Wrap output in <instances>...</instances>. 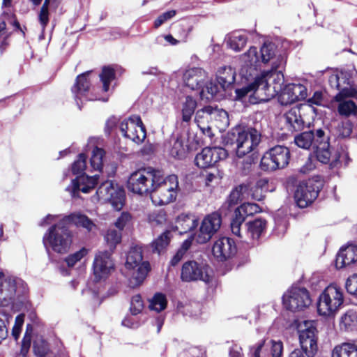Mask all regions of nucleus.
I'll use <instances>...</instances> for the list:
<instances>
[{
	"instance_id": "7",
	"label": "nucleus",
	"mask_w": 357,
	"mask_h": 357,
	"mask_svg": "<svg viewBox=\"0 0 357 357\" xmlns=\"http://www.w3.org/2000/svg\"><path fill=\"white\" fill-rule=\"evenodd\" d=\"M155 169L142 170L131 174L128 188L134 193L144 195L155 191V182L158 181Z\"/></svg>"
},
{
	"instance_id": "37",
	"label": "nucleus",
	"mask_w": 357,
	"mask_h": 357,
	"mask_svg": "<svg viewBox=\"0 0 357 357\" xmlns=\"http://www.w3.org/2000/svg\"><path fill=\"white\" fill-rule=\"evenodd\" d=\"M211 124L220 130H225L229 125L228 113L222 109L213 107Z\"/></svg>"
},
{
	"instance_id": "63",
	"label": "nucleus",
	"mask_w": 357,
	"mask_h": 357,
	"mask_svg": "<svg viewBox=\"0 0 357 357\" xmlns=\"http://www.w3.org/2000/svg\"><path fill=\"white\" fill-rule=\"evenodd\" d=\"M38 21L42 30L44 31L49 23V10L40 8L38 13Z\"/></svg>"
},
{
	"instance_id": "49",
	"label": "nucleus",
	"mask_w": 357,
	"mask_h": 357,
	"mask_svg": "<svg viewBox=\"0 0 357 357\" xmlns=\"http://www.w3.org/2000/svg\"><path fill=\"white\" fill-rule=\"evenodd\" d=\"M105 239L109 249L108 251L113 253L116 245L121 241V233L115 229H109L105 236Z\"/></svg>"
},
{
	"instance_id": "34",
	"label": "nucleus",
	"mask_w": 357,
	"mask_h": 357,
	"mask_svg": "<svg viewBox=\"0 0 357 357\" xmlns=\"http://www.w3.org/2000/svg\"><path fill=\"white\" fill-rule=\"evenodd\" d=\"M197 101L192 96H188L181 105V123L188 124L197 107Z\"/></svg>"
},
{
	"instance_id": "12",
	"label": "nucleus",
	"mask_w": 357,
	"mask_h": 357,
	"mask_svg": "<svg viewBox=\"0 0 357 357\" xmlns=\"http://www.w3.org/2000/svg\"><path fill=\"white\" fill-rule=\"evenodd\" d=\"M299 343L304 357H314L318 351V331L312 322L305 321V328L300 330Z\"/></svg>"
},
{
	"instance_id": "15",
	"label": "nucleus",
	"mask_w": 357,
	"mask_h": 357,
	"mask_svg": "<svg viewBox=\"0 0 357 357\" xmlns=\"http://www.w3.org/2000/svg\"><path fill=\"white\" fill-rule=\"evenodd\" d=\"M262 211V208L255 202H242L234 212L231 220L230 227L231 232L235 236L242 238L241 234V226L245 222L248 216L254 215Z\"/></svg>"
},
{
	"instance_id": "29",
	"label": "nucleus",
	"mask_w": 357,
	"mask_h": 357,
	"mask_svg": "<svg viewBox=\"0 0 357 357\" xmlns=\"http://www.w3.org/2000/svg\"><path fill=\"white\" fill-rule=\"evenodd\" d=\"M319 192L318 186L310 183H301L298 185L294 193V201H315Z\"/></svg>"
},
{
	"instance_id": "9",
	"label": "nucleus",
	"mask_w": 357,
	"mask_h": 357,
	"mask_svg": "<svg viewBox=\"0 0 357 357\" xmlns=\"http://www.w3.org/2000/svg\"><path fill=\"white\" fill-rule=\"evenodd\" d=\"M284 307L290 311H301L312 303L308 290L304 287H292L282 296Z\"/></svg>"
},
{
	"instance_id": "33",
	"label": "nucleus",
	"mask_w": 357,
	"mask_h": 357,
	"mask_svg": "<svg viewBox=\"0 0 357 357\" xmlns=\"http://www.w3.org/2000/svg\"><path fill=\"white\" fill-rule=\"evenodd\" d=\"M338 76L340 77V91L335 96V100L340 101L343 98L355 96L356 92L351 87L349 73L341 71L338 73Z\"/></svg>"
},
{
	"instance_id": "5",
	"label": "nucleus",
	"mask_w": 357,
	"mask_h": 357,
	"mask_svg": "<svg viewBox=\"0 0 357 357\" xmlns=\"http://www.w3.org/2000/svg\"><path fill=\"white\" fill-rule=\"evenodd\" d=\"M143 255L142 248L134 246L129 250L125 266L128 269H135L137 268L136 271L133 272L130 282L134 285H140L149 272L151 271V266L149 261H143Z\"/></svg>"
},
{
	"instance_id": "35",
	"label": "nucleus",
	"mask_w": 357,
	"mask_h": 357,
	"mask_svg": "<svg viewBox=\"0 0 357 357\" xmlns=\"http://www.w3.org/2000/svg\"><path fill=\"white\" fill-rule=\"evenodd\" d=\"M64 220L70 227L71 225L82 227L88 231H91L95 226L93 222L85 215L71 213L63 217Z\"/></svg>"
},
{
	"instance_id": "26",
	"label": "nucleus",
	"mask_w": 357,
	"mask_h": 357,
	"mask_svg": "<svg viewBox=\"0 0 357 357\" xmlns=\"http://www.w3.org/2000/svg\"><path fill=\"white\" fill-rule=\"evenodd\" d=\"M208 79L207 73L201 68H192L185 70L183 79L185 85L191 90H199Z\"/></svg>"
},
{
	"instance_id": "19",
	"label": "nucleus",
	"mask_w": 357,
	"mask_h": 357,
	"mask_svg": "<svg viewBox=\"0 0 357 357\" xmlns=\"http://www.w3.org/2000/svg\"><path fill=\"white\" fill-rule=\"evenodd\" d=\"M261 63H270L272 69L283 68L286 64V58L281 54H277V47L271 42H266L259 52Z\"/></svg>"
},
{
	"instance_id": "60",
	"label": "nucleus",
	"mask_w": 357,
	"mask_h": 357,
	"mask_svg": "<svg viewBox=\"0 0 357 357\" xmlns=\"http://www.w3.org/2000/svg\"><path fill=\"white\" fill-rule=\"evenodd\" d=\"M315 168L314 160L310 155L307 156L304 164L299 169V172L303 174H309Z\"/></svg>"
},
{
	"instance_id": "59",
	"label": "nucleus",
	"mask_w": 357,
	"mask_h": 357,
	"mask_svg": "<svg viewBox=\"0 0 357 357\" xmlns=\"http://www.w3.org/2000/svg\"><path fill=\"white\" fill-rule=\"evenodd\" d=\"M176 12L174 10H169L159 15L154 22L155 28H158L166 21L172 19L175 16Z\"/></svg>"
},
{
	"instance_id": "31",
	"label": "nucleus",
	"mask_w": 357,
	"mask_h": 357,
	"mask_svg": "<svg viewBox=\"0 0 357 357\" xmlns=\"http://www.w3.org/2000/svg\"><path fill=\"white\" fill-rule=\"evenodd\" d=\"M89 72L82 73L77 77L75 84L72 88V92L74 94L75 99L78 107L80 108L77 100H81L89 91L90 87V82L87 79Z\"/></svg>"
},
{
	"instance_id": "43",
	"label": "nucleus",
	"mask_w": 357,
	"mask_h": 357,
	"mask_svg": "<svg viewBox=\"0 0 357 357\" xmlns=\"http://www.w3.org/2000/svg\"><path fill=\"white\" fill-rule=\"evenodd\" d=\"M344 98L338 101L340 103L337 110L340 114L345 116L356 115L357 114V106L354 102L351 100H344Z\"/></svg>"
},
{
	"instance_id": "30",
	"label": "nucleus",
	"mask_w": 357,
	"mask_h": 357,
	"mask_svg": "<svg viewBox=\"0 0 357 357\" xmlns=\"http://www.w3.org/2000/svg\"><path fill=\"white\" fill-rule=\"evenodd\" d=\"M199 224V220L191 213H181L175 221L174 229L180 234H186L194 230Z\"/></svg>"
},
{
	"instance_id": "3",
	"label": "nucleus",
	"mask_w": 357,
	"mask_h": 357,
	"mask_svg": "<svg viewBox=\"0 0 357 357\" xmlns=\"http://www.w3.org/2000/svg\"><path fill=\"white\" fill-rule=\"evenodd\" d=\"M86 169V155L80 153L78 159L72 165V172L77 177L66 188V191L71 194L73 198L79 197V192L89 193L93 190L98 183V175L89 176L84 171Z\"/></svg>"
},
{
	"instance_id": "8",
	"label": "nucleus",
	"mask_w": 357,
	"mask_h": 357,
	"mask_svg": "<svg viewBox=\"0 0 357 357\" xmlns=\"http://www.w3.org/2000/svg\"><path fill=\"white\" fill-rule=\"evenodd\" d=\"M208 269L209 266L206 264L188 260L182 265L181 280L185 282L202 280L209 284L212 281V277L208 273Z\"/></svg>"
},
{
	"instance_id": "1",
	"label": "nucleus",
	"mask_w": 357,
	"mask_h": 357,
	"mask_svg": "<svg viewBox=\"0 0 357 357\" xmlns=\"http://www.w3.org/2000/svg\"><path fill=\"white\" fill-rule=\"evenodd\" d=\"M227 139L235 145L236 155L243 158L256 149L261 142V134L255 128L238 126L228 132Z\"/></svg>"
},
{
	"instance_id": "17",
	"label": "nucleus",
	"mask_w": 357,
	"mask_h": 357,
	"mask_svg": "<svg viewBox=\"0 0 357 357\" xmlns=\"http://www.w3.org/2000/svg\"><path fill=\"white\" fill-rule=\"evenodd\" d=\"M237 253L236 241L230 237L218 238L212 247V254L214 258L220 262H225L233 258Z\"/></svg>"
},
{
	"instance_id": "39",
	"label": "nucleus",
	"mask_w": 357,
	"mask_h": 357,
	"mask_svg": "<svg viewBox=\"0 0 357 357\" xmlns=\"http://www.w3.org/2000/svg\"><path fill=\"white\" fill-rule=\"evenodd\" d=\"M0 291L1 294L5 292L3 298H11L16 293V282L11 278H5L3 272H0Z\"/></svg>"
},
{
	"instance_id": "4",
	"label": "nucleus",
	"mask_w": 357,
	"mask_h": 357,
	"mask_svg": "<svg viewBox=\"0 0 357 357\" xmlns=\"http://www.w3.org/2000/svg\"><path fill=\"white\" fill-rule=\"evenodd\" d=\"M344 303L342 289L331 284L320 294L317 303V312L320 315L331 317L340 309Z\"/></svg>"
},
{
	"instance_id": "22",
	"label": "nucleus",
	"mask_w": 357,
	"mask_h": 357,
	"mask_svg": "<svg viewBox=\"0 0 357 357\" xmlns=\"http://www.w3.org/2000/svg\"><path fill=\"white\" fill-rule=\"evenodd\" d=\"M96 193L98 199L102 201H123L126 196L123 186L113 181L102 183Z\"/></svg>"
},
{
	"instance_id": "40",
	"label": "nucleus",
	"mask_w": 357,
	"mask_h": 357,
	"mask_svg": "<svg viewBox=\"0 0 357 357\" xmlns=\"http://www.w3.org/2000/svg\"><path fill=\"white\" fill-rule=\"evenodd\" d=\"M247 40L248 38L245 35L235 32L228 37L227 45L235 52H239L245 46Z\"/></svg>"
},
{
	"instance_id": "32",
	"label": "nucleus",
	"mask_w": 357,
	"mask_h": 357,
	"mask_svg": "<svg viewBox=\"0 0 357 357\" xmlns=\"http://www.w3.org/2000/svg\"><path fill=\"white\" fill-rule=\"evenodd\" d=\"M236 72L231 66H223L218 71L217 81L224 91L229 89L235 82Z\"/></svg>"
},
{
	"instance_id": "36",
	"label": "nucleus",
	"mask_w": 357,
	"mask_h": 357,
	"mask_svg": "<svg viewBox=\"0 0 357 357\" xmlns=\"http://www.w3.org/2000/svg\"><path fill=\"white\" fill-rule=\"evenodd\" d=\"M332 357H357V345L351 342L336 345L333 349Z\"/></svg>"
},
{
	"instance_id": "47",
	"label": "nucleus",
	"mask_w": 357,
	"mask_h": 357,
	"mask_svg": "<svg viewBox=\"0 0 357 357\" xmlns=\"http://www.w3.org/2000/svg\"><path fill=\"white\" fill-rule=\"evenodd\" d=\"M200 89L201 91L199 93L201 98L206 99L207 100L213 99V98L219 91L218 86L215 84L208 82V79Z\"/></svg>"
},
{
	"instance_id": "42",
	"label": "nucleus",
	"mask_w": 357,
	"mask_h": 357,
	"mask_svg": "<svg viewBox=\"0 0 357 357\" xmlns=\"http://www.w3.org/2000/svg\"><path fill=\"white\" fill-rule=\"evenodd\" d=\"M313 132L305 131L303 132L299 135H297L294 137L295 144L300 148L303 149H309L313 144Z\"/></svg>"
},
{
	"instance_id": "27",
	"label": "nucleus",
	"mask_w": 357,
	"mask_h": 357,
	"mask_svg": "<svg viewBox=\"0 0 357 357\" xmlns=\"http://www.w3.org/2000/svg\"><path fill=\"white\" fill-rule=\"evenodd\" d=\"M357 261V245H349L340 248L336 255L335 265L336 268L341 269Z\"/></svg>"
},
{
	"instance_id": "41",
	"label": "nucleus",
	"mask_w": 357,
	"mask_h": 357,
	"mask_svg": "<svg viewBox=\"0 0 357 357\" xmlns=\"http://www.w3.org/2000/svg\"><path fill=\"white\" fill-rule=\"evenodd\" d=\"M340 326L345 331H353L357 326V314L353 310L347 311L342 317Z\"/></svg>"
},
{
	"instance_id": "10",
	"label": "nucleus",
	"mask_w": 357,
	"mask_h": 357,
	"mask_svg": "<svg viewBox=\"0 0 357 357\" xmlns=\"http://www.w3.org/2000/svg\"><path fill=\"white\" fill-rule=\"evenodd\" d=\"M261 63L257 48L250 47L246 52L239 56V75L242 78L249 81L257 75Z\"/></svg>"
},
{
	"instance_id": "24",
	"label": "nucleus",
	"mask_w": 357,
	"mask_h": 357,
	"mask_svg": "<svg viewBox=\"0 0 357 357\" xmlns=\"http://www.w3.org/2000/svg\"><path fill=\"white\" fill-rule=\"evenodd\" d=\"M312 112V108L306 104H300L291 108L284 114L286 123L289 126L291 131L300 130L303 128L304 121L302 114L305 112Z\"/></svg>"
},
{
	"instance_id": "16",
	"label": "nucleus",
	"mask_w": 357,
	"mask_h": 357,
	"mask_svg": "<svg viewBox=\"0 0 357 357\" xmlns=\"http://www.w3.org/2000/svg\"><path fill=\"white\" fill-rule=\"evenodd\" d=\"M123 135L132 142L140 144L146 138V130L141 118L134 115L123 121L120 125Z\"/></svg>"
},
{
	"instance_id": "51",
	"label": "nucleus",
	"mask_w": 357,
	"mask_h": 357,
	"mask_svg": "<svg viewBox=\"0 0 357 357\" xmlns=\"http://www.w3.org/2000/svg\"><path fill=\"white\" fill-rule=\"evenodd\" d=\"M105 155V151L102 149L96 147L91 158V167L95 171L100 172L102 168V160Z\"/></svg>"
},
{
	"instance_id": "54",
	"label": "nucleus",
	"mask_w": 357,
	"mask_h": 357,
	"mask_svg": "<svg viewBox=\"0 0 357 357\" xmlns=\"http://www.w3.org/2000/svg\"><path fill=\"white\" fill-rule=\"evenodd\" d=\"M144 308V303L139 294L133 296L131 298L130 311L132 315L141 313Z\"/></svg>"
},
{
	"instance_id": "14",
	"label": "nucleus",
	"mask_w": 357,
	"mask_h": 357,
	"mask_svg": "<svg viewBox=\"0 0 357 357\" xmlns=\"http://www.w3.org/2000/svg\"><path fill=\"white\" fill-rule=\"evenodd\" d=\"M222 224V216L218 212L207 215L202 221L195 240L199 244L208 242L219 230Z\"/></svg>"
},
{
	"instance_id": "57",
	"label": "nucleus",
	"mask_w": 357,
	"mask_h": 357,
	"mask_svg": "<svg viewBox=\"0 0 357 357\" xmlns=\"http://www.w3.org/2000/svg\"><path fill=\"white\" fill-rule=\"evenodd\" d=\"M337 135L342 137H349L352 132V123L350 121L341 122L337 126Z\"/></svg>"
},
{
	"instance_id": "46",
	"label": "nucleus",
	"mask_w": 357,
	"mask_h": 357,
	"mask_svg": "<svg viewBox=\"0 0 357 357\" xmlns=\"http://www.w3.org/2000/svg\"><path fill=\"white\" fill-rule=\"evenodd\" d=\"M188 148L184 145L181 138H176L170 149V155L178 159H183L186 156Z\"/></svg>"
},
{
	"instance_id": "50",
	"label": "nucleus",
	"mask_w": 357,
	"mask_h": 357,
	"mask_svg": "<svg viewBox=\"0 0 357 357\" xmlns=\"http://www.w3.org/2000/svg\"><path fill=\"white\" fill-rule=\"evenodd\" d=\"M312 131L314 135L312 144L314 149L322 146L324 143L329 144L328 130L327 128H319Z\"/></svg>"
},
{
	"instance_id": "28",
	"label": "nucleus",
	"mask_w": 357,
	"mask_h": 357,
	"mask_svg": "<svg viewBox=\"0 0 357 357\" xmlns=\"http://www.w3.org/2000/svg\"><path fill=\"white\" fill-rule=\"evenodd\" d=\"M259 191L258 188L253 190L248 185L241 184L232 189L229 196V201H261L262 198L257 195Z\"/></svg>"
},
{
	"instance_id": "6",
	"label": "nucleus",
	"mask_w": 357,
	"mask_h": 357,
	"mask_svg": "<svg viewBox=\"0 0 357 357\" xmlns=\"http://www.w3.org/2000/svg\"><path fill=\"white\" fill-rule=\"evenodd\" d=\"M289 149L278 145L271 148L264 154L259 167L262 171L271 172L284 168L289 164Z\"/></svg>"
},
{
	"instance_id": "64",
	"label": "nucleus",
	"mask_w": 357,
	"mask_h": 357,
	"mask_svg": "<svg viewBox=\"0 0 357 357\" xmlns=\"http://www.w3.org/2000/svg\"><path fill=\"white\" fill-rule=\"evenodd\" d=\"M271 356L272 357H281L283 351V344L281 341L275 342L271 340Z\"/></svg>"
},
{
	"instance_id": "18",
	"label": "nucleus",
	"mask_w": 357,
	"mask_h": 357,
	"mask_svg": "<svg viewBox=\"0 0 357 357\" xmlns=\"http://www.w3.org/2000/svg\"><path fill=\"white\" fill-rule=\"evenodd\" d=\"M227 151L220 147H205L197 153L195 161L196 165L202 169L213 167L218 161L225 159Z\"/></svg>"
},
{
	"instance_id": "13",
	"label": "nucleus",
	"mask_w": 357,
	"mask_h": 357,
	"mask_svg": "<svg viewBox=\"0 0 357 357\" xmlns=\"http://www.w3.org/2000/svg\"><path fill=\"white\" fill-rule=\"evenodd\" d=\"M112 252L108 250L100 251L96 254L92 269L94 275V281L100 282L106 279L115 269V264L112 257Z\"/></svg>"
},
{
	"instance_id": "61",
	"label": "nucleus",
	"mask_w": 357,
	"mask_h": 357,
	"mask_svg": "<svg viewBox=\"0 0 357 357\" xmlns=\"http://www.w3.org/2000/svg\"><path fill=\"white\" fill-rule=\"evenodd\" d=\"M24 314H18L15 318V323L12 330L13 335L15 339H17L20 336L21 328L24 323Z\"/></svg>"
},
{
	"instance_id": "38",
	"label": "nucleus",
	"mask_w": 357,
	"mask_h": 357,
	"mask_svg": "<svg viewBox=\"0 0 357 357\" xmlns=\"http://www.w3.org/2000/svg\"><path fill=\"white\" fill-rule=\"evenodd\" d=\"M213 107L205 106L195 112V122L199 128L211 124Z\"/></svg>"
},
{
	"instance_id": "52",
	"label": "nucleus",
	"mask_w": 357,
	"mask_h": 357,
	"mask_svg": "<svg viewBox=\"0 0 357 357\" xmlns=\"http://www.w3.org/2000/svg\"><path fill=\"white\" fill-rule=\"evenodd\" d=\"M115 77V73L112 68L109 66H105L102 68V73L100 75V78L102 82L103 91L107 92L109 91L111 81Z\"/></svg>"
},
{
	"instance_id": "55",
	"label": "nucleus",
	"mask_w": 357,
	"mask_h": 357,
	"mask_svg": "<svg viewBox=\"0 0 357 357\" xmlns=\"http://www.w3.org/2000/svg\"><path fill=\"white\" fill-rule=\"evenodd\" d=\"M149 222L153 226L162 225L166 222V213L164 210L158 212H153L148 215Z\"/></svg>"
},
{
	"instance_id": "21",
	"label": "nucleus",
	"mask_w": 357,
	"mask_h": 357,
	"mask_svg": "<svg viewBox=\"0 0 357 357\" xmlns=\"http://www.w3.org/2000/svg\"><path fill=\"white\" fill-rule=\"evenodd\" d=\"M307 97V89L301 84H289L280 91L278 97L281 105H287Z\"/></svg>"
},
{
	"instance_id": "11",
	"label": "nucleus",
	"mask_w": 357,
	"mask_h": 357,
	"mask_svg": "<svg viewBox=\"0 0 357 357\" xmlns=\"http://www.w3.org/2000/svg\"><path fill=\"white\" fill-rule=\"evenodd\" d=\"M282 68L271 69L263 71L260 75L257 76V84L261 86V91L265 95L266 99L273 96L270 88L273 85V92L278 93L282 90V85L284 82V75L282 73Z\"/></svg>"
},
{
	"instance_id": "25",
	"label": "nucleus",
	"mask_w": 357,
	"mask_h": 357,
	"mask_svg": "<svg viewBox=\"0 0 357 357\" xmlns=\"http://www.w3.org/2000/svg\"><path fill=\"white\" fill-rule=\"evenodd\" d=\"M235 93V99L236 100L243 102L245 98L249 96V102L252 104L266 100V98L263 97L264 93L261 91V86H259L258 83L257 84V77L255 78V81L252 83L241 89H236Z\"/></svg>"
},
{
	"instance_id": "53",
	"label": "nucleus",
	"mask_w": 357,
	"mask_h": 357,
	"mask_svg": "<svg viewBox=\"0 0 357 357\" xmlns=\"http://www.w3.org/2000/svg\"><path fill=\"white\" fill-rule=\"evenodd\" d=\"M329 147L330 144L324 143L322 146L314 149L317 159L323 164H327L330 161L331 151Z\"/></svg>"
},
{
	"instance_id": "44",
	"label": "nucleus",
	"mask_w": 357,
	"mask_h": 357,
	"mask_svg": "<svg viewBox=\"0 0 357 357\" xmlns=\"http://www.w3.org/2000/svg\"><path fill=\"white\" fill-rule=\"evenodd\" d=\"M171 238L172 235L169 230L164 231L152 243L153 250L160 253L169 245Z\"/></svg>"
},
{
	"instance_id": "45",
	"label": "nucleus",
	"mask_w": 357,
	"mask_h": 357,
	"mask_svg": "<svg viewBox=\"0 0 357 357\" xmlns=\"http://www.w3.org/2000/svg\"><path fill=\"white\" fill-rule=\"evenodd\" d=\"M89 249L86 248L85 247H82L78 251L68 255L64 259V261L68 268H73L77 262H79L89 254Z\"/></svg>"
},
{
	"instance_id": "48",
	"label": "nucleus",
	"mask_w": 357,
	"mask_h": 357,
	"mask_svg": "<svg viewBox=\"0 0 357 357\" xmlns=\"http://www.w3.org/2000/svg\"><path fill=\"white\" fill-rule=\"evenodd\" d=\"M167 305V301L165 294L156 293L150 301L149 308L160 312L164 310Z\"/></svg>"
},
{
	"instance_id": "20",
	"label": "nucleus",
	"mask_w": 357,
	"mask_h": 357,
	"mask_svg": "<svg viewBox=\"0 0 357 357\" xmlns=\"http://www.w3.org/2000/svg\"><path fill=\"white\" fill-rule=\"evenodd\" d=\"M155 174L159 178L158 181L155 182V190L160 189L161 192L167 193L166 198L168 201H175L181 192L177 176L172 174L164 178L161 172L158 170H155Z\"/></svg>"
},
{
	"instance_id": "62",
	"label": "nucleus",
	"mask_w": 357,
	"mask_h": 357,
	"mask_svg": "<svg viewBox=\"0 0 357 357\" xmlns=\"http://www.w3.org/2000/svg\"><path fill=\"white\" fill-rule=\"evenodd\" d=\"M131 215L128 212H123L120 217L118 218L115 222V226L119 229V230H123L125 227L126 223L130 220Z\"/></svg>"
},
{
	"instance_id": "23",
	"label": "nucleus",
	"mask_w": 357,
	"mask_h": 357,
	"mask_svg": "<svg viewBox=\"0 0 357 357\" xmlns=\"http://www.w3.org/2000/svg\"><path fill=\"white\" fill-rule=\"evenodd\" d=\"M245 226L248 236L252 241V243H247L250 249L260 243L261 238L266 233L268 221L265 218H257L245 222Z\"/></svg>"
},
{
	"instance_id": "56",
	"label": "nucleus",
	"mask_w": 357,
	"mask_h": 357,
	"mask_svg": "<svg viewBox=\"0 0 357 357\" xmlns=\"http://www.w3.org/2000/svg\"><path fill=\"white\" fill-rule=\"evenodd\" d=\"M265 342L266 340H262L250 348L251 357H266L268 356L267 350L264 349Z\"/></svg>"
},
{
	"instance_id": "58",
	"label": "nucleus",
	"mask_w": 357,
	"mask_h": 357,
	"mask_svg": "<svg viewBox=\"0 0 357 357\" xmlns=\"http://www.w3.org/2000/svg\"><path fill=\"white\" fill-rule=\"evenodd\" d=\"M345 288L349 294L357 296V274H354L347 278Z\"/></svg>"
},
{
	"instance_id": "2",
	"label": "nucleus",
	"mask_w": 357,
	"mask_h": 357,
	"mask_svg": "<svg viewBox=\"0 0 357 357\" xmlns=\"http://www.w3.org/2000/svg\"><path fill=\"white\" fill-rule=\"evenodd\" d=\"M73 241V234L63 218L52 225L43 236V241L58 254L67 253Z\"/></svg>"
}]
</instances>
